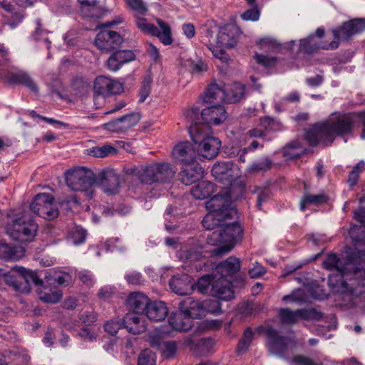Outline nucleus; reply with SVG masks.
I'll list each match as a JSON object with an SVG mask.
<instances>
[{
    "instance_id": "41",
    "label": "nucleus",
    "mask_w": 365,
    "mask_h": 365,
    "mask_svg": "<svg viewBox=\"0 0 365 365\" xmlns=\"http://www.w3.org/2000/svg\"><path fill=\"white\" fill-rule=\"evenodd\" d=\"M156 360L157 356L155 353L145 349L139 354L137 365H156Z\"/></svg>"
},
{
    "instance_id": "14",
    "label": "nucleus",
    "mask_w": 365,
    "mask_h": 365,
    "mask_svg": "<svg viewBox=\"0 0 365 365\" xmlns=\"http://www.w3.org/2000/svg\"><path fill=\"white\" fill-rule=\"evenodd\" d=\"M365 30V19H354L344 23L340 28L333 31L334 39L339 43V40L348 41L354 35Z\"/></svg>"
},
{
    "instance_id": "63",
    "label": "nucleus",
    "mask_w": 365,
    "mask_h": 365,
    "mask_svg": "<svg viewBox=\"0 0 365 365\" xmlns=\"http://www.w3.org/2000/svg\"><path fill=\"white\" fill-rule=\"evenodd\" d=\"M78 335L84 340L93 341L96 339L98 334L95 331L85 328L79 331Z\"/></svg>"
},
{
    "instance_id": "21",
    "label": "nucleus",
    "mask_w": 365,
    "mask_h": 365,
    "mask_svg": "<svg viewBox=\"0 0 365 365\" xmlns=\"http://www.w3.org/2000/svg\"><path fill=\"white\" fill-rule=\"evenodd\" d=\"M204 170L197 163L184 165L180 173V180L182 183L190 185L202 178Z\"/></svg>"
},
{
    "instance_id": "6",
    "label": "nucleus",
    "mask_w": 365,
    "mask_h": 365,
    "mask_svg": "<svg viewBox=\"0 0 365 365\" xmlns=\"http://www.w3.org/2000/svg\"><path fill=\"white\" fill-rule=\"evenodd\" d=\"M235 219H229L222 225L220 230L213 232L207 237V243L212 246L218 247L213 250V255L220 256L228 253L241 237L242 229Z\"/></svg>"
},
{
    "instance_id": "23",
    "label": "nucleus",
    "mask_w": 365,
    "mask_h": 365,
    "mask_svg": "<svg viewBox=\"0 0 365 365\" xmlns=\"http://www.w3.org/2000/svg\"><path fill=\"white\" fill-rule=\"evenodd\" d=\"M239 31L235 26L222 29L217 36V44L220 47L230 48L234 47L238 41Z\"/></svg>"
},
{
    "instance_id": "16",
    "label": "nucleus",
    "mask_w": 365,
    "mask_h": 365,
    "mask_svg": "<svg viewBox=\"0 0 365 365\" xmlns=\"http://www.w3.org/2000/svg\"><path fill=\"white\" fill-rule=\"evenodd\" d=\"M179 308L185 317L192 319H200L207 314V308L204 302L195 300L190 297L182 300L179 304Z\"/></svg>"
},
{
    "instance_id": "51",
    "label": "nucleus",
    "mask_w": 365,
    "mask_h": 365,
    "mask_svg": "<svg viewBox=\"0 0 365 365\" xmlns=\"http://www.w3.org/2000/svg\"><path fill=\"white\" fill-rule=\"evenodd\" d=\"M364 167V163L363 161L359 162L353 168L352 171L349 175L348 182L351 187L355 185L359 179V175L361 172Z\"/></svg>"
},
{
    "instance_id": "49",
    "label": "nucleus",
    "mask_w": 365,
    "mask_h": 365,
    "mask_svg": "<svg viewBox=\"0 0 365 365\" xmlns=\"http://www.w3.org/2000/svg\"><path fill=\"white\" fill-rule=\"evenodd\" d=\"M214 346V341L210 338H203L197 342V353L205 354L209 352Z\"/></svg>"
},
{
    "instance_id": "43",
    "label": "nucleus",
    "mask_w": 365,
    "mask_h": 365,
    "mask_svg": "<svg viewBox=\"0 0 365 365\" xmlns=\"http://www.w3.org/2000/svg\"><path fill=\"white\" fill-rule=\"evenodd\" d=\"M253 339V332L250 329H247L240 339L237 346V352L239 354H243L246 351L247 348L250 346Z\"/></svg>"
},
{
    "instance_id": "40",
    "label": "nucleus",
    "mask_w": 365,
    "mask_h": 365,
    "mask_svg": "<svg viewBox=\"0 0 365 365\" xmlns=\"http://www.w3.org/2000/svg\"><path fill=\"white\" fill-rule=\"evenodd\" d=\"M14 83H18L24 85L34 93H37L38 87L35 82L26 73H20L13 76Z\"/></svg>"
},
{
    "instance_id": "34",
    "label": "nucleus",
    "mask_w": 365,
    "mask_h": 365,
    "mask_svg": "<svg viewBox=\"0 0 365 365\" xmlns=\"http://www.w3.org/2000/svg\"><path fill=\"white\" fill-rule=\"evenodd\" d=\"M225 102L234 103L241 100L244 96L245 87L239 83H235L232 85L225 88Z\"/></svg>"
},
{
    "instance_id": "17",
    "label": "nucleus",
    "mask_w": 365,
    "mask_h": 365,
    "mask_svg": "<svg viewBox=\"0 0 365 365\" xmlns=\"http://www.w3.org/2000/svg\"><path fill=\"white\" fill-rule=\"evenodd\" d=\"M123 90V85L120 82L103 76L97 77L93 84V92L104 96L118 94Z\"/></svg>"
},
{
    "instance_id": "7",
    "label": "nucleus",
    "mask_w": 365,
    "mask_h": 365,
    "mask_svg": "<svg viewBox=\"0 0 365 365\" xmlns=\"http://www.w3.org/2000/svg\"><path fill=\"white\" fill-rule=\"evenodd\" d=\"M185 116L192 124L201 123L209 125H219L227 118V113L223 106L220 105L212 106L200 111L198 108H192L185 112Z\"/></svg>"
},
{
    "instance_id": "27",
    "label": "nucleus",
    "mask_w": 365,
    "mask_h": 365,
    "mask_svg": "<svg viewBox=\"0 0 365 365\" xmlns=\"http://www.w3.org/2000/svg\"><path fill=\"white\" fill-rule=\"evenodd\" d=\"M338 47V42L333 40L328 45H319V40L314 35H310L307 38L300 41L299 51L304 53H312L318 48L334 49Z\"/></svg>"
},
{
    "instance_id": "2",
    "label": "nucleus",
    "mask_w": 365,
    "mask_h": 365,
    "mask_svg": "<svg viewBox=\"0 0 365 365\" xmlns=\"http://www.w3.org/2000/svg\"><path fill=\"white\" fill-rule=\"evenodd\" d=\"M240 268L239 259L230 257L215 267L212 276L205 275L200 277L193 289L202 294L207 293L210 290L215 297L225 301L230 300L234 298L231 278Z\"/></svg>"
},
{
    "instance_id": "45",
    "label": "nucleus",
    "mask_w": 365,
    "mask_h": 365,
    "mask_svg": "<svg viewBox=\"0 0 365 365\" xmlns=\"http://www.w3.org/2000/svg\"><path fill=\"white\" fill-rule=\"evenodd\" d=\"M144 312L149 320L153 322H158L160 320L159 307L156 302H149Z\"/></svg>"
},
{
    "instance_id": "11",
    "label": "nucleus",
    "mask_w": 365,
    "mask_h": 365,
    "mask_svg": "<svg viewBox=\"0 0 365 365\" xmlns=\"http://www.w3.org/2000/svg\"><path fill=\"white\" fill-rule=\"evenodd\" d=\"M127 7L133 12L138 19L137 26L144 33L153 36L160 37V30L154 25L146 23L145 19H140V16L147 14L148 9L147 4L143 0H125Z\"/></svg>"
},
{
    "instance_id": "59",
    "label": "nucleus",
    "mask_w": 365,
    "mask_h": 365,
    "mask_svg": "<svg viewBox=\"0 0 365 365\" xmlns=\"http://www.w3.org/2000/svg\"><path fill=\"white\" fill-rule=\"evenodd\" d=\"M257 62L265 67H271L274 66L277 59L274 57H268L263 54H256L255 56Z\"/></svg>"
},
{
    "instance_id": "44",
    "label": "nucleus",
    "mask_w": 365,
    "mask_h": 365,
    "mask_svg": "<svg viewBox=\"0 0 365 365\" xmlns=\"http://www.w3.org/2000/svg\"><path fill=\"white\" fill-rule=\"evenodd\" d=\"M260 49L274 53L279 50L280 46L279 43L271 38H264L259 40L258 43Z\"/></svg>"
},
{
    "instance_id": "60",
    "label": "nucleus",
    "mask_w": 365,
    "mask_h": 365,
    "mask_svg": "<svg viewBox=\"0 0 365 365\" xmlns=\"http://www.w3.org/2000/svg\"><path fill=\"white\" fill-rule=\"evenodd\" d=\"M241 18L245 21H256L259 18V11L257 8L248 9L241 14Z\"/></svg>"
},
{
    "instance_id": "22",
    "label": "nucleus",
    "mask_w": 365,
    "mask_h": 365,
    "mask_svg": "<svg viewBox=\"0 0 365 365\" xmlns=\"http://www.w3.org/2000/svg\"><path fill=\"white\" fill-rule=\"evenodd\" d=\"M266 335L269 339V349L272 351L282 354L289 346H294L292 339L278 336L277 331L273 329H267Z\"/></svg>"
},
{
    "instance_id": "48",
    "label": "nucleus",
    "mask_w": 365,
    "mask_h": 365,
    "mask_svg": "<svg viewBox=\"0 0 365 365\" xmlns=\"http://www.w3.org/2000/svg\"><path fill=\"white\" fill-rule=\"evenodd\" d=\"M125 130L135 125L140 119V115L138 113H133L120 118Z\"/></svg>"
},
{
    "instance_id": "10",
    "label": "nucleus",
    "mask_w": 365,
    "mask_h": 365,
    "mask_svg": "<svg viewBox=\"0 0 365 365\" xmlns=\"http://www.w3.org/2000/svg\"><path fill=\"white\" fill-rule=\"evenodd\" d=\"M31 210L44 219L52 220L58 215V210L53 203V198L46 193L35 196L31 204Z\"/></svg>"
},
{
    "instance_id": "56",
    "label": "nucleus",
    "mask_w": 365,
    "mask_h": 365,
    "mask_svg": "<svg viewBox=\"0 0 365 365\" xmlns=\"http://www.w3.org/2000/svg\"><path fill=\"white\" fill-rule=\"evenodd\" d=\"M86 236V230L82 228L76 227L71 232V239L75 245H80L85 242Z\"/></svg>"
},
{
    "instance_id": "15",
    "label": "nucleus",
    "mask_w": 365,
    "mask_h": 365,
    "mask_svg": "<svg viewBox=\"0 0 365 365\" xmlns=\"http://www.w3.org/2000/svg\"><path fill=\"white\" fill-rule=\"evenodd\" d=\"M121 42L122 38L118 33L107 29L98 32L95 39L97 48L106 53L116 48Z\"/></svg>"
},
{
    "instance_id": "36",
    "label": "nucleus",
    "mask_w": 365,
    "mask_h": 365,
    "mask_svg": "<svg viewBox=\"0 0 365 365\" xmlns=\"http://www.w3.org/2000/svg\"><path fill=\"white\" fill-rule=\"evenodd\" d=\"M272 161L267 157H262L258 160L252 163L247 168V172L250 174L265 172L270 169Z\"/></svg>"
},
{
    "instance_id": "39",
    "label": "nucleus",
    "mask_w": 365,
    "mask_h": 365,
    "mask_svg": "<svg viewBox=\"0 0 365 365\" xmlns=\"http://www.w3.org/2000/svg\"><path fill=\"white\" fill-rule=\"evenodd\" d=\"M327 200L324 195H305L300 202V209L304 211L307 205H320L326 202Z\"/></svg>"
},
{
    "instance_id": "9",
    "label": "nucleus",
    "mask_w": 365,
    "mask_h": 365,
    "mask_svg": "<svg viewBox=\"0 0 365 365\" xmlns=\"http://www.w3.org/2000/svg\"><path fill=\"white\" fill-rule=\"evenodd\" d=\"M37 231V225L30 217L24 215L7 225V232L14 240L19 242L31 240Z\"/></svg>"
},
{
    "instance_id": "62",
    "label": "nucleus",
    "mask_w": 365,
    "mask_h": 365,
    "mask_svg": "<svg viewBox=\"0 0 365 365\" xmlns=\"http://www.w3.org/2000/svg\"><path fill=\"white\" fill-rule=\"evenodd\" d=\"M204 304H206L207 309V313H220L221 312V308L220 304L218 300L217 299H212L208 301H205Z\"/></svg>"
},
{
    "instance_id": "5",
    "label": "nucleus",
    "mask_w": 365,
    "mask_h": 365,
    "mask_svg": "<svg viewBox=\"0 0 365 365\" xmlns=\"http://www.w3.org/2000/svg\"><path fill=\"white\" fill-rule=\"evenodd\" d=\"M189 133L200 160H210L217 156L221 140L212 135L211 127L196 122L190 126Z\"/></svg>"
},
{
    "instance_id": "33",
    "label": "nucleus",
    "mask_w": 365,
    "mask_h": 365,
    "mask_svg": "<svg viewBox=\"0 0 365 365\" xmlns=\"http://www.w3.org/2000/svg\"><path fill=\"white\" fill-rule=\"evenodd\" d=\"M215 188L212 182L202 181L191 189V194L195 199L203 200L212 194Z\"/></svg>"
},
{
    "instance_id": "24",
    "label": "nucleus",
    "mask_w": 365,
    "mask_h": 365,
    "mask_svg": "<svg viewBox=\"0 0 365 365\" xmlns=\"http://www.w3.org/2000/svg\"><path fill=\"white\" fill-rule=\"evenodd\" d=\"M101 187L108 195H115L120 187V177L113 170L104 171L101 175Z\"/></svg>"
},
{
    "instance_id": "37",
    "label": "nucleus",
    "mask_w": 365,
    "mask_h": 365,
    "mask_svg": "<svg viewBox=\"0 0 365 365\" xmlns=\"http://www.w3.org/2000/svg\"><path fill=\"white\" fill-rule=\"evenodd\" d=\"M282 152L284 156L294 159L304 153L305 148L298 141H294L287 144Z\"/></svg>"
},
{
    "instance_id": "32",
    "label": "nucleus",
    "mask_w": 365,
    "mask_h": 365,
    "mask_svg": "<svg viewBox=\"0 0 365 365\" xmlns=\"http://www.w3.org/2000/svg\"><path fill=\"white\" fill-rule=\"evenodd\" d=\"M188 278L173 277L169 282L170 289L173 292L179 295H187L193 289V285L187 282Z\"/></svg>"
},
{
    "instance_id": "28",
    "label": "nucleus",
    "mask_w": 365,
    "mask_h": 365,
    "mask_svg": "<svg viewBox=\"0 0 365 365\" xmlns=\"http://www.w3.org/2000/svg\"><path fill=\"white\" fill-rule=\"evenodd\" d=\"M225 88L217 84H210L202 96V101L205 103L219 104L225 102Z\"/></svg>"
},
{
    "instance_id": "12",
    "label": "nucleus",
    "mask_w": 365,
    "mask_h": 365,
    "mask_svg": "<svg viewBox=\"0 0 365 365\" xmlns=\"http://www.w3.org/2000/svg\"><path fill=\"white\" fill-rule=\"evenodd\" d=\"M11 272L16 273L18 276L9 273L4 278L6 284L16 291L24 292L27 288L26 286L24 287V284H27L30 280L36 283V274L31 270L21 266H14L11 268Z\"/></svg>"
},
{
    "instance_id": "50",
    "label": "nucleus",
    "mask_w": 365,
    "mask_h": 365,
    "mask_svg": "<svg viewBox=\"0 0 365 365\" xmlns=\"http://www.w3.org/2000/svg\"><path fill=\"white\" fill-rule=\"evenodd\" d=\"M173 42L170 27L167 24L161 21V43L168 46L172 44Z\"/></svg>"
},
{
    "instance_id": "58",
    "label": "nucleus",
    "mask_w": 365,
    "mask_h": 365,
    "mask_svg": "<svg viewBox=\"0 0 365 365\" xmlns=\"http://www.w3.org/2000/svg\"><path fill=\"white\" fill-rule=\"evenodd\" d=\"M189 66L192 70V72L197 75H200L207 70V64L202 60H198L196 61H192L190 62Z\"/></svg>"
},
{
    "instance_id": "20",
    "label": "nucleus",
    "mask_w": 365,
    "mask_h": 365,
    "mask_svg": "<svg viewBox=\"0 0 365 365\" xmlns=\"http://www.w3.org/2000/svg\"><path fill=\"white\" fill-rule=\"evenodd\" d=\"M171 154L175 160L184 163V165L195 163L197 153L187 141L177 144L173 148Z\"/></svg>"
},
{
    "instance_id": "19",
    "label": "nucleus",
    "mask_w": 365,
    "mask_h": 365,
    "mask_svg": "<svg viewBox=\"0 0 365 365\" xmlns=\"http://www.w3.org/2000/svg\"><path fill=\"white\" fill-rule=\"evenodd\" d=\"M279 319L284 324H293L299 319L310 320L317 317V313L314 309H297L292 311L289 309H281L279 311Z\"/></svg>"
},
{
    "instance_id": "26",
    "label": "nucleus",
    "mask_w": 365,
    "mask_h": 365,
    "mask_svg": "<svg viewBox=\"0 0 365 365\" xmlns=\"http://www.w3.org/2000/svg\"><path fill=\"white\" fill-rule=\"evenodd\" d=\"M123 325L132 334H139L145 331L146 327L142 317L138 313L129 312L123 319Z\"/></svg>"
},
{
    "instance_id": "30",
    "label": "nucleus",
    "mask_w": 365,
    "mask_h": 365,
    "mask_svg": "<svg viewBox=\"0 0 365 365\" xmlns=\"http://www.w3.org/2000/svg\"><path fill=\"white\" fill-rule=\"evenodd\" d=\"M25 254V250L21 246L11 247L6 243L0 242V259L6 261H18Z\"/></svg>"
},
{
    "instance_id": "46",
    "label": "nucleus",
    "mask_w": 365,
    "mask_h": 365,
    "mask_svg": "<svg viewBox=\"0 0 365 365\" xmlns=\"http://www.w3.org/2000/svg\"><path fill=\"white\" fill-rule=\"evenodd\" d=\"M177 350L175 341H164L161 343V358L169 359L173 357Z\"/></svg>"
},
{
    "instance_id": "64",
    "label": "nucleus",
    "mask_w": 365,
    "mask_h": 365,
    "mask_svg": "<svg viewBox=\"0 0 365 365\" xmlns=\"http://www.w3.org/2000/svg\"><path fill=\"white\" fill-rule=\"evenodd\" d=\"M264 272L265 270L264 267L259 263L256 262L253 267L250 269L249 274L252 278H258L264 274Z\"/></svg>"
},
{
    "instance_id": "3",
    "label": "nucleus",
    "mask_w": 365,
    "mask_h": 365,
    "mask_svg": "<svg viewBox=\"0 0 365 365\" xmlns=\"http://www.w3.org/2000/svg\"><path fill=\"white\" fill-rule=\"evenodd\" d=\"M238 190L242 194L243 187L235 189L232 185L228 192H225L224 195H216L206 202L208 212L202 221V225L205 229L212 230L217 226L222 227L225 221L237 217V211L232 206V202L239 198Z\"/></svg>"
},
{
    "instance_id": "8",
    "label": "nucleus",
    "mask_w": 365,
    "mask_h": 365,
    "mask_svg": "<svg viewBox=\"0 0 365 365\" xmlns=\"http://www.w3.org/2000/svg\"><path fill=\"white\" fill-rule=\"evenodd\" d=\"M66 181L72 190L84 192L88 197H92L91 187L95 182V177L91 170L84 168L68 170L66 173Z\"/></svg>"
},
{
    "instance_id": "52",
    "label": "nucleus",
    "mask_w": 365,
    "mask_h": 365,
    "mask_svg": "<svg viewBox=\"0 0 365 365\" xmlns=\"http://www.w3.org/2000/svg\"><path fill=\"white\" fill-rule=\"evenodd\" d=\"M253 194H257V206L259 209H261L262 203L268 198L269 192L267 188H262L259 187H255L252 190Z\"/></svg>"
},
{
    "instance_id": "57",
    "label": "nucleus",
    "mask_w": 365,
    "mask_h": 365,
    "mask_svg": "<svg viewBox=\"0 0 365 365\" xmlns=\"http://www.w3.org/2000/svg\"><path fill=\"white\" fill-rule=\"evenodd\" d=\"M125 279L128 284L133 285H140L143 284L144 282L141 274L135 272L127 273L125 275Z\"/></svg>"
},
{
    "instance_id": "1",
    "label": "nucleus",
    "mask_w": 365,
    "mask_h": 365,
    "mask_svg": "<svg viewBox=\"0 0 365 365\" xmlns=\"http://www.w3.org/2000/svg\"><path fill=\"white\" fill-rule=\"evenodd\" d=\"M349 237L354 247V252L343 263L334 254H329L323 262L324 268L336 270L343 277L341 282L344 305L347 308L357 307L361 302V295L364 292L365 268L361 262L365 261V230L354 225L348 230L346 238Z\"/></svg>"
},
{
    "instance_id": "42",
    "label": "nucleus",
    "mask_w": 365,
    "mask_h": 365,
    "mask_svg": "<svg viewBox=\"0 0 365 365\" xmlns=\"http://www.w3.org/2000/svg\"><path fill=\"white\" fill-rule=\"evenodd\" d=\"M176 169L168 163H161V184L170 182L175 177Z\"/></svg>"
},
{
    "instance_id": "29",
    "label": "nucleus",
    "mask_w": 365,
    "mask_h": 365,
    "mask_svg": "<svg viewBox=\"0 0 365 365\" xmlns=\"http://www.w3.org/2000/svg\"><path fill=\"white\" fill-rule=\"evenodd\" d=\"M149 302L147 296L139 292L131 293L127 299L128 307L133 310V313L138 314L144 312Z\"/></svg>"
},
{
    "instance_id": "61",
    "label": "nucleus",
    "mask_w": 365,
    "mask_h": 365,
    "mask_svg": "<svg viewBox=\"0 0 365 365\" xmlns=\"http://www.w3.org/2000/svg\"><path fill=\"white\" fill-rule=\"evenodd\" d=\"M80 320L86 326H91L96 321V314L93 312H84L81 317Z\"/></svg>"
},
{
    "instance_id": "54",
    "label": "nucleus",
    "mask_w": 365,
    "mask_h": 365,
    "mask_svg": "<svg viewBox=\"0 0 365 365\" xmlns=\"http://www.w3.org/2000/svg\"><path fill=\"white\" fill-rule=\"evenodd\" d=\"M103 128L113 133H120L125 131L124 127L123 126L120 118L105 123L103 125Z\"/></svg>"
},
{
    "instance_id": "55",
    "label": "nucleus",
    "mask_w": 365,
    "mask_h": 365,
    "mask_svg": "<svg viewBox=\"0 0 365 365\" xmlns=\"http://www.w3.org/2000/svg\"><path fill=\"white\" fill-rule=\"evenodd\" d=\"M123 326V322L118 320H110L105 324L104 329L106 332L114 335Z\"/></svg>"
},
{
    "instance_id": "31",
    "label": "nucleus",
    "mask_w": 365,
    "mask_h": 365,
    "mask_svg": "<svg viewBox=\"0 0 365 365\" xmlns=\"http://www.w3.org/2000/svg\"><path fill=\"white\" fill-rule=\"evenodd\" d=\"M0 6L5 10L7 14H4L8 19L7 24L11 29L16 28L24 19V14L21 11H15L14 6L7 1L0 2Z\"/></svg>"
},
{
    "instance_id": "38",
    "label": "nucleus",
    "mask_w": 365,
    "mask_h": 365,
    "mask_svg": "<svg viewBox=\"0 0 365 365\" xmlns=\"http://www.w3.org/2000/svg\"><path fill=\"white\" fill-rule=\"evenodd\" d=\"M116 153L117 149L108 144L93 147L88 151L89 155L96 158H105Z\"/></svg>"
},
{
    "instance_id": "4",
    "label": "nucleus",
    "mask_w": 365,
    "mask_h": 365,
    "mask_svg": "<svg viewBox=\"0 0 365 365\" xmlns=\"http://www.w3.org/2000/svg\"><path fill=\"white\" fill-rule=\"evenodd\" d=\"M353 126L354 121L350 116L333 113L326 121L317 123L309 130L305 139L312 146L319 143L329 145L336 136L350 133Z\"/></svg>"
},
{
    "instance_id": "18",
    "label": "nucleus",
    "mask_w": 365,
    "mask_h": 365,
    "mask_svg": "<svg viewBox=\"0 0 365 365\" xmlns=\"http://www.w3.org/2000/svg\"><path fill=\"white\" fill-rule=\"evenodd\" d=\"M130 173L136 176L142 182L152 184L158 180L160 164L151 163L135 166L130 170Z\"/></svg>"
},
{
    "instance_id": "35",
    "label": "nucleus",
    "mask_w": 365,
    "mask_h": 365,
    "mask_svg": "<svg viewBox=\"0 0 365 365\" xmlns=\"http://www.w3.org/2000/svg\"><path fill=\"white\" fill-rule=\"evenodd\" d=\"M191 319L187 317L182 319L180 314H175L169 318L168 322L173 329L180 331H187L192 327Z\"/></svg>"
},
{
    "instance_id": "47",
    "label": "nucleus",
    "mask_w": 365,
    "mask_h": 365,
    "mask_svg": "<svg viewBox=\"0 0 365 365\" xmlns=\"http://www.w3.org/2000/svg\"><path fill=\"white\" fill-rule=\"evenodd\" d=\"M151 82L152 79L150 76H147L144 78L139 91V102H144L149 96L151 90Z\"/></svg>"
},
{
    "instance_id": "53",
    "label": "nucleus",
    "mask_w": 365,
    "mask_h": 365,
    "mask_svg": "<svg viewBox=\"0 0 365 365\" xmlns=\"http://www.w3.org/2000/svg\"><path fill=\"white\" fill-rule=\"evenodd\" d=\"M62 296L61 291H55L49 293H43L40 295V299L47 303L55 304L60 301Z\"/></svg>"
},
{
    "instance_id": "13",
    "label": "nucleus",
    "mask_w": 365,
    "mask_h": 365,
    "mask_svg": "<svg viewBox=\"0 0 365 365\" xmlns=\"http://www.w3.org/2000/svg\"><path fill=\"white\" fill-rule=\"evenodd\" d=\"M211 173L217 180L231 185L240 176L238 167L231 161L217 162L213 165Z\"/></svg>"
},
{
    "instance_id": "25",
    "label": "nucleus",
    "mask_w": 365,
    "mask_h": 365,
    "mask_svg": "<svg viewBox=\"0 0 365 365\" xmlns=\"http://www.w3.org/2000/svg\"><path fill=\"white\" fill-rule=\"evenodd\" d=\"M135 59L131 51L120 50L113 53L107 61V67L110 71H117L125 63Z\"/></svg>"
}]
</instances>
